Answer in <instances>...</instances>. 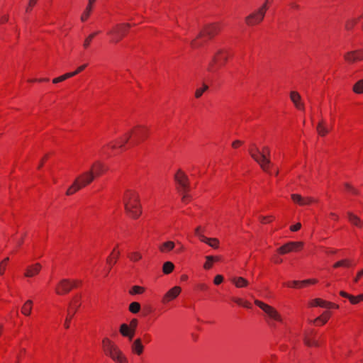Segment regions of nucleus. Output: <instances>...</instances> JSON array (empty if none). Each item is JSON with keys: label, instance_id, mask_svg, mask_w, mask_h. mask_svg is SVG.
I'll return each instance as SVG.
<instances>
[{"label": "nucleus", "instance_id": "9b49d317", "mask_svg": "<svg viewBox=\"0 0 363 363\" xmlns=\"http://www.w3.org/2000/svg\"><path fill=\"white\" fill-rule=\"evenodd\" d=\"M80 305V296H76L74 297L72 302L69 304L70 309L68 311V315L66 318L64 324L65 328L68 329L69 328L70 320L77 312Z\"/></svg>", "mask_w": 363, "mask_h": 363}, {"label": "nucleus", "instance_id": "bb28decb", "mask_svg": "<svg viewBox=\"0 0 363 363\" xmlns=\"http://www.w3.org/2000/svg\"><path fill=\"white\" fill-rule=\"evenodd\" d=\"M316 130L320 136H325L329 132V129L325 126V122L323 120L317 124Z\"/></svg>", "mask_w": 363, "mask_h": 363}, {"label": "nucleus", "instance_id": "7ed1b4c3", "mask_svg": "<svg viewBox=\"0 0 363 363\" xmlns=\"http://www.w3.org/2000/svg\"><path fill=\"white\" fill-rule=\"evenodd\" d=\"M94 179L93 169H89L83 172L75 179L72 185L68 188L66 194L67 196L72 195L77 191L91 184Z\"/></svg>", "mask_w": 363, "mask_h": 363}, {"label": "nucleus", "instance_id": "f3484780", "mask_svg": "<svg viewBox=\"0 0 363 363\" xmlns=\"http://www.w3.org/2000/svg\"><path fill=\"white\" fill-rule=\"evenodd\" d=\"M291 199L294 202L300 205V206H306L310 204L313 202L312 198L310 197H302L299 194H291Z\"/></svg>", "mask_w": 363, "mask_h": 363}, {"label": "nucleus", "instance_id": "09e8293b", "mask_svg": "<svg viewBox=\"0 0 363 363\" xmlns=\"http://www.w3.org/2000/svg\"><path fill=\"white\" fill-rule=\"evenodd\" d=\"M315 283H317V280L316 279L303 280V281H300V286H306V284H315Z\"/></svg>", "mask_w": 363, "mask_h": 363}, {"label": "nucleus", "instance_id": "b1692460", "mask_svg": "<svg viewBox=\"0 0 363 363\" xmlns=\"http://www.w3.org/2000/svg\"><path fill=\"white\" fill-rule=\"evenodd\" d=\"M147 130L145 127L142 125H138L135 127L134 134L137 140L139 141L140 139L145 138L147 135Z\"/></svg>", "mask_w": 363, "mask_h": 363}, {"label": "nucleus", "instance_id": "39448f33", "mask_svg": "<svg viewBox=\"0 0 363 363\" xmlns=\"http://www.w3.org/2000/svg\"><path fill=\"white\" fill-rule=\"evenodd\" d=\"M272 0H266V2L256 10L252 13L250 14L245 18V22L248 26H255L261 23L265 16L266 11L268 9L267 4H269Z\"/></svg>", "mask_w": 363, "mask_h": 363}, {"label": "nucleus", "instance_id": "6e6552de", "mask_svg": "<svg viewBox=\"0 0 363 363\" xmlns=\"http://www.w3.org/2000/svg\"><path fill=\"white\" fill-rule=\"evenodd\" d=\"M255 303L263 310L269 318L279 322L282 321L280 314L274 308L258 300H255Z\"/></svg>", "mask_w": 363, "mask_h": 363}, {"label": "nucleus", "instance_id": "052dcab7", "mask_svg": "<svg viewBox=\"0 0 363 363\" xmlns=\"http://www.w3.org/2000/svg\"><path fill=\"white\" fill-rule=\"evenodd\" d=\"M242 144V142L240 141V140H235L233 143H232V146L234 148H237L238 147H239L240 145Z\"/></svg>", "mask_w": 363, "mask_h": 363}, {"label": "nucleus", "instance_id": "9d476101", "mask_svg": "<svg viewBox=\"0 0 363 363\" xmlns=\"http://www.w3.org/2000/svg\"><path fill=\"white\" fill-rule=\"evenodd\" d=\"M76 286V281L73 283L69 279H63L60 281L55 288V292L58 295H63L69 293L73 287Z\"/></svg>", "mask_w": 363, "mask_h": 363}, {"label": "nucleus", "instance_id": "a19ab883", "mask_svg": "<svg viewBox=\"0 0 363 363\" xmlns=\"http://www.w3.org/2000/svg\"><path fill=\"white\" fill-rule=\"evenodd\" d=\"M132 133H133L132 131L130 133H128L127 134H125L124 138H121V140L118 144V147L120 148H122L125 145V144H126L128 142V140H130V138L131 137Z\"/></svg>", "mask_w": 363, "mask_h": 363}, {"label": "nucleus", "instance_id": "79ce46f5", "mask_svg": "<svg viewBox=\"0 0 363 363\" xmlns=\"http://www.w3.org/2000/svg\"><path fill=\"white\" fill-rule=\"evenodd\" d=\"M145 291V289L140 286H134L130 291V294L132 295L140 294Z\"/></svg>", "mask_w": 363, "mask_h": 363}, {"label": "nucleus", "instance_id": "a878e982", "mask_svg": "<svg viewBox=\"0 0 363 363\" xmlns=\"http://www.w3.org/2000/svg\"><path fill=\"white\" fill-rule=\"evenodd\" d=\"M311 306H320L323 308H330L331 306H333V303L328 302L325 301H323L320 298H315L311 301L310 303Z\"/></svg>", "mask_w": 363, "mask_h": 363}, {"label": "nucleus", "instance_id": "f8f14e48", "mask_svg": "<svg viewBox=\"0 0 363 363\" xmlns=\"http://www.w3.org/2000/svg\"><path fill=\"white\" fill-rule=\"evenodd\" d=\"M303 242H289L279 247L277 251L280 254H286L291 252L298 251L302 248Z\"/></svg>", "mask_w": 363, "mask_h": 363}, {"label": "nucleus", "instance_id": "c85d7f7f", "mask_svg": "<svg viewBox=\"0 0 363 363\" xmlns=\"http://www.w3.org/2000/svg\"><path fill=\"white\" fill-rule=\"evenodd\" d=\"M95 1L96 0H89V4L81 16V20L82 21H85L89 18L91 11L92 4L95 2Z\"/></svg>", "mask_w": 363, "mask_h": 363}, {"label": "nucleus", "instance_id": "a18cd8bd", "mask_svg": "<svg viewBox=\"0 0 363 363\" xmlns=\"http://www.w3.org/2000/svg\"><path fill=\"white\" fill-rule=\"evenodd\" d=\"M99 32H96V33H94L91 35H89L84 40V47L85 48H88L91 43V41L92 40V39L94 38V36L98 34Z\"/></svg>", "mask_w": 363, "mask_h": 363}, {"label": "nucleus", "instance_id": "f704fd0d", "mask_svg": "<svg viewBox=\"0 0 363 363\" xmlns=\"http://www.w3.org/2000/svg\"><path fill=\"white\" fill-rule=\"evenodd\" d=\"M353 91L356 94H363V79L359 80L353 86Z\"/></svg>", "mask_w": 363, "mask_h": 363}, {"label": "nucleus", "instance_id": "69168bd1", "mask_svg": "<svg viewBox=\"0 0 363 363\" xmlns=\"http://www.w3.org/2000/svg\"><path fill=\"white\" fill-rule=\"evenodd\" d=\"M233 301L239 305H242L243 303L242 299L240 298H233Z\"/></svg>", "mask_w": 363, "mask_h": 363}, {"label": "nucleus", "instance_id": "680f3d73", "mask_svg": "<svg viewBox=\"0 0 363 363\" xmlns=\"http://www.w3.org/2000/svg\"><path fill=\"white\" fill-rule=\"evenodd\" d=\"M269 218L270 217L261 216L260 217V220L263 223H267V222H270L271 220H269Z\"/></svg>", "mask_w": 363, "mask_h": 363}, {"label": "nucleus", "instance_id": "412c9836", "mask_svg": "<svg viewBox=\"0 0 363 363\" xmlns=\"http://www.w3.org/2000/svg\"><path fill=\"white\" fill-rule=\"evenodd\" d=\"M90 169H93L94 177L100 176L102 173L106 171V168L104 164L99 161L94 163Z\"/></svg>", "mask_w": 363, "mask_h": 363}, {"label": "nucleus", "instance_id": "aec40b11", "mask_svg": "<svg viewBox=\"0 0 363 363\" xmlns=\"http://www.w3.org/2000/svg\"><path fill=\"white\" fill-rule=\"evenodd\" d=\"M348 220L350 222V223L354 226H357L358 228H362L363 227V220H362L359 216L354 214L353 213L348 211L347 213Z\"/></svg>", "mask_w": 363, "mask_h": 363}, {"label": "nucleus", "instance_id": "4be33fe9", "mask_svg": "<svg viewBox=\"0 0 363 363\" xmlns=\"http://www.w3.org/2000/svg\"><path fill=\"white\" fill-rule=\"evenodd\" d=\"M120 333L121 334L126 337H128L129 340H132L135 335V333L130 328L128 325L125 323H123L120 327Z\"/></svg>", "mask_w": 363, "mask_h": 363}, {"label": "nucleus", "instance_id": "338daca9", "mask_svg": "<svg viewBox=\"0 0 363 363\" xmlns=\"http://www.w3.org/2000/svg\"><path fill=\"white\" fill-rule=\"evenodd\" d=\"M8 20H9V17L7 16H4L1 18L0 23H5V22L8 21Z\"/></svg>", "mask_w": 363, "mask_h": 363}, {"label": "nucleus", "instance_id": "de8ad7c7", "mask_svg": "<svg viewBox=\"0 0 363 363\" xmlns=\"http://www.w3.org/2000/svg\"><path fill=\"white\" fill-rule=\"evenodd\" d=\"M137 325H138V320L135 319V318H133L130 320V325H128L130 327V328H131V330H133V331L135 333V329L137 328Z\"/></svg>", "mask_w": 363, "mask_h": 363}, {"label": "nucleus", "instance_id": "a211bd4d", "mask_svg": "<svg viewBox=\"0 0 363 363\" xmlns=\"http://www.w3.org/2000/svg\"><path fill=\"white\" fill-rule=\"evenodd\" d=\"M290 99L292 101V102L294 103L296 108H297L298 109L302 110V111L304 110V105L301 101V95L298 92L291 91Z\"/></svg>", "mask_w": 363, "mask_h": 363}, {"label": "nucleus", "instance_id": "8fccbe9b", "mask_svg": "<svg viewBox=\"0 0 363 363\" xmlns=\"http://www.w3.org/2000/svg\"><path fill=\"white\" fill-rule=\"evenodd\" d=\"M356 23H357V21L355 19L349 20L346 23V25H345L346 29H347V30L351 29Z\"/></svg>", "mask_w": 363, "mask_h": 363}, {"label": "nucleus", "instance_id": "bf43d9fd", "mask_svg": "<svg viewBox=\"0 0 363 363\" xmlns=\"http://www.w3.org/2000/svg\"><path fill=\"white\" fill-rule=\"evenodd\" d=\"M362 276H363V269L357 273L356 277H354V281L357 283L359 281V279L362 277Z\"/></svg>", "mask_w": 363, "mask_h": 363}, {"label": "nucleus", "instance_id": "3c124183", "mask_svg": "<svg viewBox=\"0 0 363 363\" xmlns=\"http://www.w3.org/2000/svg\"><path fill=\"white\" fill-rule=\"evenodd\" d=\"M348 299L350 300V303L352 304H356V303H359V301H360L359 296H354L350 295Z\"/></svg>", "mask_w": 363, "mask_h": 363}, {"label": "nucleus", "instance_id": "2f4dec72", "mask_svg": "<svg viewBox=\"0 0 363 363\" xmlns=\"http://www.w3.org/2000/svg\"><path fill=\"white\" fill-rule=\"evenodd\" d=\"M303 342H304L305 345L308 347H311V346L318 347L319 346L318 342L315 340H312V339L309 338V337L308 336V335L306 333L303 336Z\"/></svg>", "mask_w": 363, "mask_h": 363}, {"label": "nucleus", "instance_id": "cd10ccee", "mask_svg": "<svg viewBox=\"0 0 363 363\" xmlns=\"http://www.w3.org/2000/svg\"><path fill=\"white\" fill-rule=\"evenodd\" d=\"M175 245L172 241H167L162 243L160 247L159 250L162 252H168L174 249Z\"/></svg>", "mask_w": 363, "mask_h": 363}, {"label": "nucleus", "instance_id": "5701e85b", "mask_svg": "<svg viewBox=\"0 0 363 363\" xmlns=\"http://www.w3.org/2000/svg\"><path fill=\"white\" fill-rule=\"evenodd\" d=\"M231 281L238 288L246 287L249 284L248 281L242 277H233Z\"/></svg>", "mask_w": 363, "mask_h": 363}, {"label": "nucleus", "instance_id": "c9c22d12", "mask_svg": "<svg viewBox=\"0 0 363 363\" xmlns=\"http://www.w3.org/2000/svg\"><path fill=\"white\" fill-rule=\"evenodd\" d=\"M103 346L106 353H108L109 348H113L116 347V345H114L108 338H104L103 340Z\"/></svg>", "mask_w": 363, "mask_h": 363}, {"label": "nucleus", "instance_id": "603ef678", "mask_svg": "<svg viewBox=\"0 0 363 363\" xmlns=\"http://www.w3.org/2000/svg\"><path fill=\"white\" fill-rule=\"evenodd\" d=\"M223 281V277L222 275H216L214 278V284L216 285L220 284Z\"/></svg>", "mask_w": 363, "mask_h": 363}, {"label": "nucleus", "instance_id": "4c0bfd02", "mask_svg": "<svg viewBox=\"0 0 363 363\" xmlns=\"http://www.w3.org/2000/svg\"><path fill=\"white\" fill-rule=\"evenodd\" d=\"M140 310V304L138 302H133L129 306V311L133 313H137Z\"/></svg>", "mask_w": 363, "mask_h": 363}, {"label": "nucleus", "instance_id": "0e129e2a", "mask_svg": "<svg viewBox=\"0 0 363 363\" xmlns=\"http://www.w3.org/2000/svg\"><path fill=\"white\" fill-rule=\"evenodd\" d=\"M340 294L342 296L345 297V298H349V297H350V294H347L346 292H345V291H340Z\"/></svg>", "mask_w": 363, "mask_h": 363}, {"label": "nucleus", "instance_id": "58836bf2", "mask_svg": "<svg viewBox=\"0 0 363 363\" xmlns=\"http://www.w3.org/2000/svg\"><path fill=\"white\" fill-rule=\"evenodd\" d=\"M206 262L203 264V267L206 269H209L212 267L213 262H214L215 257L211 255H208L206 257Z\"/></svg>", "mask_w": 363, "mask_h": 363}, {"label": "nucleus", "instance_id": "423d86ee", "mask_svg": "<svg viewBox=\"0 0 363 363\" xmlns=\"http://www.w3.org/2000/svg\"><path fill=\"white\" fill-rule=\"evenodd\" d=\"M130 27V23L116 24L108 31L107 34L112 36V42L116 43L125 35Z\"/></svg>", "mask_w": 363, "mask_h": 363}, {"label": "nucleus", "instance_id": "4d7b16f0", "mask_svg": "<svg viewBox=\"0 0 363 363\" xmlns=\"http://www.w3.org/2000/svg\"><path fill=\"white\" fill-rule=\"evenodd\" d=\"M301 224L300 223H298L296 225H291L290 227V230L291 231L295 232V231L298 230L301 228Z\"/></svg>", "mask_w": 363, "mask_h": 363}, {"label": "nucleus", "instance_id": "6e6d98bb", "mask_svg": "<svg viewBox=\"0 0 363 363\" xmlns=\"http://www.w3.org/2000/svg\"><path fill=\"white\" fill-rule=\"evenodd\" d=\"M287 286L290 287H298L300 286V281H293L291 282H289L286 284Z\"/></svg>", "mask_w": 363, "mask_h": 363}, {"label": "nucleus", "instance_id": "e433bc0d", "mask_svg": "<svg viewBox=\"0 0 363 363\" xmlns=\"http://www.w3.org/2000/svg\"><path fill=\"white\" fill-rule=\"evenodd\" d=\"M73 77V74H72L71 72H68V73H66L59 77H57V78H55L53 80H52V82L54 84H57L58 82H61L68 78H70V77Z\"/></svg>", "mask_w": 363, "mask_h": 363}, {"label": "nucleus", "instance_id": "13d9d810", "mask_svg": "<svg viewBox=\"0 0 363 363\" xmlns=\"http://www.w3.org/2000/svg\"><path fill=\"white\" fill-rule=\"evenodd\" d=\"M37 2V0H29L28 6L26 9V11L28 12L32 6H33Z\"/></svg>", "mask_w": 363, "mask_h": 363}, {"label": "nucleus", "instance_id": "6ab92c4d", "mask_svg": "<svg viewBox=\"0 0 363 363\" xmlns=\"http://www.w3.org/2000/svg\"><path fill=\"white\" fill-rule=\"evenodd\" d=\"M41 265L39 263L28 267L24 274L26 277H33L38 274L41 269Z\"/></svg>", "mask_w": 363, "mask_h": 363}, {"label": "nucleus", "instance_id": "49530a36", "mask_svg": "<svg viewBox=\"0 0 363 363\" xmlns=\"http://www.w3.org/2000/svg\"><path fill=\"white\" fill-rule=\"evenodd\" d=\"M9 260V257H6L3 261L0 263V274H4L5 272V264Z\"/></svg>", "mask_w": 363, "mask_h": 363}, {"label": "nucleus", "instance_id": "774afa93", "mask_svg": "<svg viewBox=\"0 0 363 363\" xmlns=\"http://www.w3.org/2000/svg\"><path fill=\"white\" fill-rule=\"evenodd\" d=\"M290 5L293 9H299V6L298 4H296V3H291Z\"/></svg>", "mask_w": 363, "mask_h": 363}, {"label": "nucleus", "instance_id": "c756f323", "mask_svg": "<svg viewBox=\"0 0 363 363\" xmlns=\"http://www.w3.org/2000/svg\"><path fill=\"white\" fill-rule=\"evenodd\" d=\"M33 301L31 300L27 301L22 307L21 312L25 315H29L32 310Z\"/></svg>", "mask_w": 363, "mask_h": 363}, {"label": "nucleus", "instance_id": "1a4fd4ad", "mask_svg": "<svg viewBox=\"0 0 363 363\" xmlns=\"http://www.w3.org/2000/svg\"><path fill=\"white\" fill-rule=\"evenodd\" d=\"M220 30V26L219 23H214L206 25L203 30L199 33L197 38L206 36L208 38H212Z\"/></svg>", "mask_w": 363, "mask_h": 363}, {"label": "nucleus", "instance_id": "37998d69", "mask_svg": "<svg viewBox=\"0 0 363 363\" xmlns=\"http://www.w3.org/2000/svg\"><path fill=\"white\" fill-rule=\"evenodd\" d=\"M130 259L133 262H138L142 259L141 253L138 252H133L128 255Z\"/></svg>", "mask_w": 363, "mask_h": 363}, {"label": "nucleus", "instance_id": "72a5a7b5", "mask_svg": "<svg viewBox=\"0 0 363 363\" xmlns=\"http://www.w3.org/2000/svg\"><path fill=\"white\" fill-rule=\"evenodd\" d=\"M351 265H352L351 261L350 259H342V260L337 262L336 263L334 264L333 267H335V268H337L340 267H350Z\"/></svg>", "mask_w": 363, "mask_h": 363}, {"label": "nucleus", "instance_id": "e2e57ef3", "mask_svg": "<svg viewBox=\"0 0 363 363\" xmlns=\"http://www.w3.org/2000/svg\"><path fill=\"white\" fill-rule=\"evenodd\" d=\"M198 286L201 290H206L207 289V286L205 284H200Z\"/></svg>", "mask_w": 363, "mask_h": 363}, {"label": "nucleus", "instance_id": "f03ea898", "mask_svg": "<svg viewBox=\"0 0 363 363\" xmlns=\"http://www.w3.org/2000/svg\"><path fill=\"white\" fill-rule=\"evenodd\" d=\"M249 152L253 160L257 162L261 168L269 172V168L271 164V161L269 159L270 150L268 147H263V152H261L260 150L255 145H252V147L249 150Z\"/></svg>", "mask_w": 363, "mask_h": 363}, {"label": "nucleus", "instance_id": "ea45409f", "mask_svg": "<svg viewBox=\"0 0 363 363\" xmlns=\"http://www.w3.org/2000/svg\"><path fill=\"white\" fill-rule=\"evenodd\" d=\"M329 317H330L329 312L325 311V312H324L323 313V315L321 316L318 317L313 322L315 323V322H317L318 320H321L322 321V324H325L328 320Z\"/></svg>", "mask_w": 363, "mask_h": 363}, {"label": "nucleus", "instance_id": "ddd939ff", "mask_svg": "<svg viewBox=\"0 0 363 363\" xmlns=\"http://www.w3.org/2000/svg\"><path fill=\"white\" fill-rule=\"evenodd\" d=\"M106 354L117 363H127L126 358L116 346L113 348H109V351Z\"/></svg>", "mask_w": 363, "mask_h": 363}, {"label": "nucleus", "instance_id": "20e7f679", "mask_svg": "<svg viewBox=\"0 0 363 363\" xmlns=\"http://www.w3.org/2000/svg\"><path fill=\"white\" fill-rule=\"evenodd\" d=\"M174 180L177 184L178 191L182 194V201L186 202L189 198L187 192L189 191V182L187 176L179 170L174 175Z\"/></svg>", "mask_w": 363, "mask_h": 363}, {"label": "nucleus", "instance_id": "dca6fc26", "mask_svg": "<svg viewBox=\"0 0 363 363\" xmlns=\"http://www.w3.org/2000/svg\"><path fill=\"white\" fill-rule=\"evenodd\" d=\"M199 240L208 245L210 247L216 249L218 247L219 240L217 238H209L203 235L202 233H197Z\"/></svg>", "mask_w": 363, "mask_h": 363}, {"label": "nucleus", "instance_id": "f257e3e1", "mask_svg": "<svg viewBox=\"0 0 363 363\" xmlns=\"http://www.w3.org/2000/svg\"><path fill=\"white\" fill-rule=\"evenodd\" d=\"M126 213L133 218H138L141 214V207L139 203L138 194L131 190H127L123 198Z\"/></svg>", "mask_w": 363, "mask_h": 363}, {"label": "nucleus", "instance_id": "c03bdc74", "mask_svg": "<svg viewBox=\"0 0 363 363\" xmlns=\"http://www.w3.org/2000/svg\"><path fill=\"white\" fill-rule=\"evenodd\" d=\"M208 89V85L203 84L202 88L197 89L195 92L196 98H200L203 93Z\"/></svg>", "mask_w": 363, "mask_h": 363}, {"label": "nucleus", "instance_id": "864d4df0", "mask_svg": "<svg viewBox=\"0 0 363 363\" xmlns=\"http://www.w3.org/2000/svg\"><path fill=\"white\" fill-rule=\"evenodd\" d=\"M86 65H81L74 72H72L71 73L73 74V77H74V76L77 75V74H79V72H81L82 71H83L86 68Z\"/></svg>", "mask_w": 363, "mask_h": 363}, {"label": "nucleus", "instance_id": "393cba45", "mask_svg": "<svg viewBox=\"0 0 363 363\" xmlns=\"http://www.w3.org/2000/svg\"><path fill=\"white\" fill-rule=\"evenodd\" d=\"M143 345L140 338L136 339L132 345V350L137 354H141L143 352Z\"/></svg>", "mask_w": 363, "mask_h": 363}, {"label": "nucleus", "instance_id": "5fc2aeb1", "mask_svg": "<svg viewBox=\"0 0 363 363\" xmlns=\"http://www.w3.org/2000/svg\"><path fill=\"white\" fill-rule=\"evenodd\" d=\"M346 189L354 194H358V191L348 184H345Z\"/></svg>", "mask_w": 363, "mask_h": 363}, {"label": "nucleus", "instance_id": "2eb2a0df", "mask_svg": "<svg viewBox=\"0 0 363 363\" xmlns=\"http://www.w3.org/2000/svg\"><path fill=\"white\" fill-rule=\"evenodd\" d=\"M182 289L180 286H174L164 295L162 298V302L165 303L172 300H174L179 295Z\"/></svg>", "mask_w": 363, "mask_h": 363}, {"label": "nucleus", "instance_id": "0eeeda50", "mask_svg": "<svg viewBox=\"0 0 363 363\" xmlns=\"http://www.w3.org/2000/svg\"><path fill=\"white\" fill-rule=\"evenodd\" d=\"M228 56V52L226 50L223 49L218 50L212 57L208 70L210 72L215 71V65L218 67L223 66L226 62Z\"/></svg>", "mask_w": 363, "mask_h": 363}, {"label": "nucleus", "instance_id": "7c9ffc66", "mask_svg": "<svg viewBox=\"0 0 363 363\" xmlns=\"http://www.w3.org/2000/svg\"><path fill=\"white\" fill-rule=\"evenodd\" d=\"M119 256V252H116V250L114 249L111 254V255L106 259V262L112 266L116 263L117 259Z\"/></svg>", "mask_w": 363, "mask_h": 363}, {"label": "nucleus", "instance_id": "473e14b6", "mask_svg": "<svg viewBox=\"0 0 363 363\" xmlns=\"http://www.w3.org/2000/svg\"><path fill=\"white\" fill-rule=\"evenodd\" d=\"M174 268V265L171 262H166L163 264L162 271L164 274H168L171 273Z\"/></svg>", "mask_w": 363, "mask_h": 363}, {"label": "nucleus", "instance_id": "4468645a", "mask_svg": "<svg viewBox=\"0 0 363 363\" xmlns=\"http://www.w3.org/2000/svg\"><path fill=\"white\" fill-rule=\"evenodd\" d=\"M345 60L350 62L353 63L359 60H363V50H357L354 51H350L344 55Z\"/></svg>", "mask_w": 363, "mask_h": 363}]
</instances>
